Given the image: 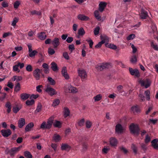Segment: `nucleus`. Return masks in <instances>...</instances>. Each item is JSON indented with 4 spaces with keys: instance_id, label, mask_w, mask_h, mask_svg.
<instances>
[{
    "instance_id": "nucleus-61",
    "label": "nucleus",
    "mask_w": 158,
    "mask_h": 158,
    "mask_svg": "<svg viewBox=\"0 0 158 158\" xmlns=\"http://www.w3.org/2000/svg\"><path fill=\"white\" fill-rule=\"evenodd\" d=\"M130 45L131 46V47L132 49V52L133 53H135L137 51V48L136 47H135L134 45L133 44H132L131 43L130 44Z\"/></svg>"
},
{
    "instance_id": "nucleus-60",
    "label": "nucleus",
    "mask_w": 158,
    "mask_h": 158,
    "mask_svg": "<svg viewBox=\"0 0 158 158\" xmlns=\"http://www.w3.org/2000/svg\"><path fill=\"white\" fill-rule=\"evenodd\" d=\"M135 37V35L134 34H132L129 35L127 37V40H132Z\"/></svg>"
},
{
    "instance_id": "nucleus-8",
    "label": "nucleus",
    "mask_w": 158,
    "mask_h": 158,
    "mask_svg": "<svg viewBox=\"0 0 158 158\" xmlns=\"http://www.w3.org/2000/svg\"><path fill=\"white\" fill-rule=\"evenodd\" d=\"M1 132L4 137H8L12 134L11 131L10 129L2 130L1 131Z\"/></svg>"
},
{
    "instance_id": "nucleus-2",
    "label": "nucleus",
    "mask_w": 158,
    "mask_h": 158,
    "mask_svg": "<svg viewBox=\"0 0 158 158\" xmlns=\"http://www.w3.org/2000/svg\"><path fill=\"white\" fill-rule=\"evenodd\" d=\"M129 129L131 133L137 136L139 135L140 129L138 125L131 124L129 126Z\"/></svg>"
},
{
    "instance_id": "nucleus-1",
    "label": "nucleus",
    "mask_w": 158,
    "mask_h": 158,
    "mask_svg": "<svg viewBox=\"0 0 158 158\" xmlns=\"http://www.w3.org/2000/svg\"><path fill=\"white\" fill-rule=\"evenodd\" d=\"M53 124V126L55 127L60 128L61 127V124L59 121H56L53 123V118H50L48 119L47 123L45 122H44L41 124L40 128L42 129H50L52 127V125Z\"/></svg>"
},
{
    "instance_id": "nucleus-49",
    "label": "nucleus",
    "mask_w": 158,
    "mask_h": 158,
    "mask_svg": "<svg viewBox=\"0 0 158 158\" xmlns=\"http://www.w3.org/2000/svg\"><path fill=\"white\" fill-rule=\"evenodd\" d=\"M130 61L132 63H135L137 61V58L135 55L133 56L130 59Z\"/></svg>"
},
{
    "instance_id": "nucleus-34",
    "label": "nucleus",
    "mask_w": 158,
    "mask_h": 158,
    "mask_svg": "<svg viewBox=\"0 0 158 158\" xmlns=\"http://www.w3.org/2000/svg\"><path fill=\"white\" fill-rule=\"evenodd\" d=\"M105 45L106 47L108 48L112 49H116L117 48L116 46L113 44H105Z\"/></svg>"
},
{
    "instance_id": "nucleus-62",
    "label": "nucleus",
    "mask_w": 158,
    "mask_h": 158,
    "mask_svg": "<svg viewBox=\"0 0 158 158\" xmlns=\"http://www.w3.org/2000/svg\"><path fill=\"white\" fill-rule=\"evenodd\" d=\"M12 35V34L11 32H7L4 33L2 35V37L3 38H5L6 37H7L11 35Z\"/></svg>"
},
{
    "instance_id": "nucleus-27",
    "label": "nucleus",
    "mask_w": 158,
    "mask_h": 158,
    "mask_svg": "<svg viewBox=\"0 0 158 158\" xmlns=\"http://www.w3.org/2000/svg\"><path fill=\"white\" fill-rule=\"evenodd\" d=\"M5 106L7 108V112L8 113H10L11 111V109L12 108V106L10 102H7L5 104Z\"/></svg>"
},
{
    "instance_id": "nucleus-9",
    "label": "nucleus",
    "mask_w": 158,
    "mask_h": 158,
    "mask_svg": "<svg viewBox=\"0 0 158 158\" xmlns=\"http://www.w3.org/2000/svg\"><path fill=\"white\" fill-rule=\"evenodd\" d=\"M107 4V3L105 2H100L98 5V10L101 12H103Z\"/></svg>"
},
{
    "instance_id": "nucleus-43",
    "label": "nucleus",
    "mask_w": 158,
    "mask_h": 158,
    "mask_svg": "<svg viewBox=\"0 0 158 158\" xmlns=\"http://www.w3.org/2000/svg\"><path fill=\"white\" fill-rule=\"evenodd\" d=\"M95 101H98L102 98V95L101 94H98L94 97Z\"/></svg>"
},
{
    "instance_id": "nucleus-58",
    "label": "nucleus",
    "mask_w": 158,
    "mask_h": 158,
    "mask_svg": "<svg viewBox=\"0 0 158 158\" xmlns=\"http://www.w3.org/2000/svg\"><path fill=\"white\" fill-rule=\"evenodd\" d=\"M100 28L98 27L95 28L94 30V33L95 35H98L99 33Z\"/></svg>"
},
{
    "instance_id": "nucleus-6",
    "label": "nucleus",
    "mask_w": 158,
    "mask_h": 158,
    "mask_svg": "<svg viewBox=\"0 0 158 158\" xmlns=\"http://www.w3.org/2000/svg\"><path fill=\"white\" fill-rule=\"evenodd\" d=\"M42 70H40L38 68L35 69L33 72V75L35 79L38 80L40 79V74L42 73Z\"/></svg>"
},
{
    "instance_id": "nucleus-28",
    "label": "nucleus",
    "mask_w": 158,
    "mask_h": 158,
    "mask_svg": "<svg viewBox=\"0 0 158 158\" xmlns=\"http://www.w3.org/2000/svg\"><path fill=\"white\" fill-rule=\"evenodd\" d=\"M99 11L95 10L94 12V15L95 18L98 20L100 21L101 20V17L100 15Z\"/></svg>"
},
{
    "instance_id": "nucleus-10",
    "label": "nucleus",
    "mask_w": 158,
    "mask_h": 158,
    "mask_svg": "<svg viewBox=\"0 0 158 158\" xmlns=\"http://www.w3.org/2000/svg\"><path fill=\"white\" fill-rule=\"evenodd\" d=\"M22 147V146H20L18 147H14L10 149V156H14L15 154L20 151Z\"/></svg>"
},
{
    "instance_id": "nucleus-55",
    "label": "nucleus",
    "mask_w": 158,
    "mask_h": 158,
    "mask_svg": "<svg viewBox=\"0 0 158 158\" xmlns=\"http://www.w3.org/2000/svg\"><path fill=\"white\" fill-rule=\"evenodd\" d=\"M86 41L89 43L90 48H92L94 44L93 41L89 38V39H87Z\"/></svg>"
},
{
    "instance_id": "nucleus-32",
    "label": "nucleus",
    "mask_w": 158,
    "mask_h": 158,
    "mask_svg": "<svg viewBox=\"0 0 158 158\" xmlns=\"http://www.w3.org/2000/svg\"><path fill=\"white\" fill-rule=\"evenodd\" d=\"M46 35L44 32H41L38 34V37L41 40H44L46 37Z\"/></svg>"
},
{
    "instance_id": "nucleus-57",
    "label": "nucleus",
    "mask_w": 158,
    "mask_h": 158,
    "mask_svg": "<svg viewBox=\"0 0 158 158\" xmlns=\"http://www.w3.org/2000/svg\"><path fill=\"white\" fill-rule=\"evenodd\" d=\"M63 56L67 60H69V57L68 55V53L65 52L63 53Z\"/></svg>"
},
{
    "instance_id": "nucleus-31",
    "label": "nucleus",
    "mask_w": 158,
    "mask_h": 158,
    "mask_svg": "<svg viewBox=\"0 0 158 158\" xmlns=\"http://www.w3.org/2000/svg\"><path fill=\"white\" fill-rule=\"evenodd\" d=\"M42 106L40 103H39L37 105L36 109L35 111V113L37 114L42 110Z\"/></svg>"
},
{
    "instance_id": "nucleus-63",
    "label": "nucleus",
    "mask_w": 158,
    "mask_h": 158,
    "mask_svg": "<svg viewBox=\"0 0 158 158\" xmlns=\"http://www.w3.org/2000/svg\"><path fill=\"white\" fill-rule=\"evenodd\" d=\"M150 137L148 135H146V138L145 139V142L146 143H148L150 141Z\"/></svg>"
},
{
    "instance_id": "nucleus-47",
    "label": "nucleus",
    "mask_w": 158,
    "mask_h": 158,
    "mask_svg": "<svg viewBox=\"0 0 158 158\" xmlns=\"http://www.w3.org/2000/svg\"><path fill=\"white\" fill-rule=\"evenodd\" d=\"M144 93L146 97L147 100L148 101L150 99V92L148 90H147L146 91H145Z\"/></svg>"
},
{
    "instance_id": "nucleus-39",
    "label": "nucleus",
    "mask_w": 158,
    "mask_h": 158,
    "mask_svg": "<svg viewBox=\"0 0 158 158\" xmlns=\"http://www.w3.org/2000/svg\"><path fill=\"white\" fill-rule=\"evenodd\" d=\"M38 53V52L35 50H33L30 52H29V56L32 58L34 57L35 55Z\"/></svg>"
},
{
    "instance_id": "nucleus-17",
    "label": "nucleus",
    "mask_w": 158,
    "mask_h": 158,
    "mask_svg": "<svg viewBox=\"0 0 158 158\" xmlns=\"http://www.w3.org/2000/svg\"><path fill=\"white\" fill-rule=\"evenodd\" d=\"M71 148V147L67 143H62L61 145V149L62 150L69 151Z\"/></svg>"
},
{
    "instance_id": "nucleus-53",
    "label": "nucleus",
    "mask_w": 158,
    "mask_h": 158,
    "mask_svg": "<svg viewBox=\"0 0 158 158\" xmlns=\"http://www.w3.org/2000/svg\"><path fill=\"white\" fill-rule=\"evenodd\" d=\"M84 118H82L78 122V123L80 126L82 127L84 125Z\"/></svg>"
},
{
    "instance_id": "nucleus-56",
    "label": "nucleus",
    "mask_w": 158,
    "mask_h": 158,
    "mask_svg": "<svg viewBox=\"0 0 158 158\" xmlns=\"http://www.w3.org/2000/svg\"><path fill=\"white\" fill-rule=\"evenodd\" d=\"M26 70L29 72H31L32 71V66L30 64L27 65L26 67Z\"/></svg>"
},
{
    "instance_id": "nucleus-18",
    "label": "nucleus",
    "mask_w": 158,
    "mask_h": 158,
    "mask_svg": "<svg viewBox=\"0 0 158 158\" xmlns=\"http://www.w3.org/2000/svg\"><path fill=\"white\" fill-rule=\"evenodd\" d=\"M100 38L102 41H101L103 44H108L109 42V38L105 35H103L100 36Z\"/></svg>"
},
{
    "instance_id": "nucleus-30",
    "label": "nucleus",
    "mask_w": 158,
    "mask_h": 158,
    "mask_svg": "<svg viewBox=\"0 0 158 158\" xmlns=\"http://www.w3.org/2000/svg\"><path fill=\"white\" fill-rule=\"evenodd\" d=\"M70 113V111L67 107H65L64 108V116L65 118L69 116Z\"/></svg>"
},
{
    "instance_id": "nucleus-40",
    "label": "nucleus",
    "mask_w": 158,
    "mask_h": 158,
    "mask_svg": "<svg viewBox=\"0 0 158 158\" xmlns=\"http://www.w3.org/2000/svg\"><path fill=\"white\" fill-rule=\"evenodd\" d=\"M19 19L17 17H15L12 21L11 25L13 27L16 26V23L19 21Z\"/></svg>"
},
{
    "instance_id": "nucleus-42",
    "label": "nucleus",
    "mask_w": 158,
    "mask_h": 158,
    "mask_svg": "<svg viewBox=\"0 0 158 158\" xmlns=\"http://www.w3.org/2000/svg\"><path fill=\"white\" fill-rule=\"evenodd\" d=\"M48 82L50 83L51 85H54L56 84V82L55 81L52 77H48Z\"/></svg>"
},
{
    "instance_id": "nucleus-24",
    "label": "nucleus",
    "mask_w": 158,
    "mask_h": 158,
    "mask_svg": "<svg viewBox=\"0 0 158 158\" xmlns=\"http://www.w3.org/2000/svg\"><path fill=\"white\" fill-rule=\"evenodd\" d=\"M34 126L33 123L31 122L28 124L25 127L26 132H28L31 131V129Z\"/></svg>"
},
{
    "instance_id": "nucleus-22",
    "label": "nucleus",
    "mask_w": 158,
    "mask_h": 158,
    "mask_svg": "<svg viewBox=\"0 0 158 158\" xmlns=\"http://www.w3.org/2000/svg\"><path fill=\"white\" fill-rule=\"evenodd\" d=\"M77 18L81 21H88L89 19L88 17L82 14H79L77 16Z\"/></svg>"
},
{
    "instance_id": "nucleus-37",
    "label": "nucleus",
    "mask_w": 158,
    "mask_h": 158,
    "mask_svg": "<svg viewBox=\"0 0 158 158\" xmlns=\"http://www.w3.org/2000/svg\"><path fill=\"white\" fill-rule=\"evenodd\" d=\"M24 156L26 158H32V155L29 152L25 151L24 152Z\"/></svg>"
},
{
    "instance_id": "nucleus-35",
    "label": "nucleus",
    "mask_w": 158,
    "mask_h": 158,
    "mask_svg": "<svg viewBox=\"0 0 158 158\" xmlns=\"http://www.w3.org/2000/svg\"><path fill=\"white\" fill-rule=\"evenodd\" d=\"M21 89L20 84L19 83H17L15 85L14 87V91L17 92L19 91Z\"/></svg>"
},
{
    "instance_id": "nucleus-4",
    "label": "nucleus",
    "mask_w": 158,
    "mask_h": 158,
    "mask_svg": "<svg viewBox=\"0 0 158 158\" xmlns=\"http://www.w3.org/2000/svg\"><path fill=\"white\" fill-rule=\"evenodd\" d=\"M45 91L51 96H52L57 94V92L56 90L49 85L47 86L45 89Z\"/></svg>"
},
{
    "instance_id": "nucleus-64",
    "label": "nucleus",
    "mask_w": 158,
    "mask_h": 158,
    "mask_svg": "<svg viewBox=\"0 0 158 158\" xmlns=\"http://www.w3.org/2000/svg\"><path fill=\"white\" fill-rule=\"evenodd\" d=\"M73 40V38L72 37H68L66 40V42L69 43H71Z\"/></svg>"
},
{
    "instance_id": "nucleus-44",
    "label": "nucleus",
    "mask_w": 158,
    "mask_h": 158,
    "mask_svg": "<svg viewBox=\"0 0 158 158\" xmlns=\"http://www.w3.org/2000/svg\"><path fill=\"white\" fill-rule=\"evenodd\" d=\"M21 108V106L19 107L18 106H16L15 107H13V111L14 113H16L20 110Z\"/></svg>"
},
{
    "instance_id": "nucleus-48",
    "label": "nucleus",
    "mask_w": 158,
    "mask_h": 158,
    "mask_svg": "<svg viewBox=\"0 0 158 158\" xmlns=\"http://www.w3.org/2000/svg\"><path fill=\"white\" fill-rule=\"evenodd\" d=\"M20 4V2L19 1H16L14 3V8L15 9H17L18 8Z\"/></svg>"
},
{
    "instance_id": "nucleus-20",
    "label": "nucleus",
    "mask_w": 158,
    "mask_h": 158,
    "mask_svg": "<svg viewBox=\"0 0 158 158\" xmlns=\"http://www.w3.org/2000/svg\"><path fill=\"white\" fill-rule=\"evenodd\" d=\"M110 143L111 146H115L117 144L118 141L115 138L111 137L110 139Z\"/></svg>"
},
{
    "instance_id": "nucleus-12",
    "label": "nucleus",
    "mask_w": 158,
    "mask_h": 158,
    "mask_svg": "<svg viewBox=\"0 0 158 158\" xmlns=\"http://www.w3.org/2000/svg\"><path fill=\"white\" fill-rule=\"evenodd\" d=\"M110 65L109 63H102L98 67V70L100 71H102L104 69H108Z\"/></svg>"
},
{
    "instance_id": "nucleus-25",
    "label": "nucleus",
    "mask_w": 158,
    "mask_h": 158,
    "mask_svg": "<svg viewBox=\"0 0 158 158\" xmlns=\"http://www.w3.org/2000/svg\"><path fill=\"white\" fill-rule=\"evenodd\" d=\"M30 96V94H28L23 93L21 94L20 98L23 100H25L27 99Z\"/></svg>"
},
{
    "instance_id": "nucleus-41",
    "label": "nucleus",
    "mask_w": 158,
    "mask_h": 158,
    "mask_svg": "<svg viewBox=\"0 0 158 158\" xmlns=\"http://www.w3.org/2000/svg\"><path fill=\"white\" fill-rule=\"evenodd\" d=\"M85 33V31L82 27L80 28L78 31V34L79 35H83Z\"/></svg>"
},
{
    "instance_id": "nucleus-33",
    "label": "nucleus",
    "mask_w": 158,
    "mask_h": 158,
    "mask_svg": "<svg viewBox=\"0 0 158 158\" xmlns=\"http://www.w3.org/2000/svg\"><path fill=\"white\" fill-rule=\"evenodd\" d=\"M151 30L149 31L150 33L154 34L155 33L157 32V28L155 25L152 24L151 26Z\"/></svg>"
},
{
    "instance_id": "nucleus-3",
    "label": "nucleus",
    "mask_w": 158,
    "mask_h": 158,
    "mask_svg": "<svg viewBox=\"0 0 158 158\" xmlns=\"http://www.w3.org/2000/svg\"><path fill=\"white\" fill-rule=\"evenodd\" d=\"M64 89L67 92L75 93L78 91L76 87L72 86L71 85H66L64 87Z\"/></svg>"
},
{
    "instance_id": "nucleus-13",
    "label": "nucleus",
    "mask_w": 158,
    "mask_h": 158,
    "mask_svg": "<svg viewBox=\"0 0 158 158\" xmlns=\"http://www.w3.org/2000/svg\"><path fill=\"white\" fill-rule=\"evenodd\" d=\"M79 76L82 79H84L87 77V74L86 71L84 69L78 70Z\"/></svg>"
},
{
    "instance_id": "nucleus-21",
    "label": "nucleus",
    "mask_w": 158,
    "mask_h": 158,
    "mask_svg": "<svg viewBox=\"0 0 158 158\" xmlns=\"http://www.w3.org/2000/svg\"><path fill=\"white\" fill-rule=\"evenodd\" d=\"M158 139H155L151 141L152 146L153 148L156 150H158Z\"/></svg>"
},
{
    "instance_id": "nucleus-46",
    "label": "nucleus",
    "mask_w": 158,
    "mask_h": 158,
    "mask_svg": "<svg viewBox=\"0 0 158 158\" xmlns=\"http://www.w3.org/2000/svg\"><path fill=\"white\" fill-rule=\"evenodd\" d=\"M141 147L142 149L144 152H145L147 149V145L144 143H142L141 144Z\"/></svg>"
},
{
    "instance_id": "nucleus-23",
    "label": "nucleus",
    "mask_w": 158,
    "mask_h": 158,
    "mask_svg": "<svg viewBox=\"0 0 158 158\" xmlns=\"http://www.w3.org/2000/svg\"><path fill=\"white\" fill-rule=\"evenodd\" d=\"M131 110L134 113H138L140 112V110L137 105L132 106L131 108Z\"/></svg>"
},
{
    "instance_id": "nucleus-45",
    "label": "nucleus",
    "mask_w": 158,
    "mask_h": 158,
    "mask_svg": "<svg viewBox=\"0 0 158 158\" xmlns=\"http://www.w3.org/2000/svg\"><path fill=\"white\" fill-rule=\"evenodd\" d=\"M51 146L52 148L53 149L55 152L56 151L58 147V145L57 144L52 143L51 144Z\"/></svg>"
},
{
    "instance_id": "nucleus-54",
    "label": "nucleus",
    "mask_w": 158,
    "mask_h": 158,
    "mask_svg": "<svg viewBox=\"0 0 158 158\" xmlns=\"http://www.w3.org/2000/svg\"><path fill=\"white\" fill-rule=\"evenodd\" d=\"M131 148L133 150V152L135 154H136L137 153V147L134 144H132Z\"/></svg>"
},
{
    "instance_id": "nucleus-16",
    "label": "nucleus",
    "mask_w": 158,
    "mask_h": 158,
    "mask_svg": "<svg viewBox=\"0 0 158 158\" xmlns=\"http://www.w3.org/2000/svg\"><path fill=\"white\" fill-rule=\"evenodd\" d=\"M61 74L65 79L68 80L69 78V76L67 72L66 68L65 67H63L62 69Z\"/></svg>"
},
{
    "instance_id": "nucleus-11",
    "label": "nucleus",
    "mask_w": 158,
    "mask_h": 158,
    "mask_svg": "<svg viewBox=\"0 0 158 158\" xmlns=\"http://www.w3.org/2000/svg\"><path fill=\"white\" fill-rule=\"evenodd\" d=\"M60 40L58 38H55L52 41L51 43L54 48H57L60 45Z\"/></svg>"
},
{
    "instance_id": "nucleus-14",
    "label": "nucleus",
    "mask_w": 158,
    "mask_h": 158,
    "mask_svg": "<svg viewBox=\"0 0 158 158\" xmlns=\"http://www.w3.org/2000/svg\"><path fill=\"white\" fill-rule=\"evenodd\" d=\"M148 17V15L147 12L143 9H142L141 10V13L140 14V19H145Z\"/></svg>"
},
{
    "instance_id": "nucleus-26",
    "label": "nucleus",
    "mask_w": 158,
    "mask_h": 158,
    "mask_svg": "<svg viewBox=\"0 0 158 158\" xmlns=\"http://www.w3.org/2000/svg\"><path fill=\"white\" fill-rule=\"evenodd\" d=\"M51 65V68L53 71L56 72L58 71V68L56 63L52 62Z\"/></svg>"
},
{
    "instance_id": "nucleus-50",
    "label": "nucleus",
    "mask_w": 158,
    "mask_h": 158,
    "mask_svg": "<svg viewBox=\"0 0 158 158\" xmlns=\"http://www.w3.org/2000/svg\"><path fill=\"white\" fill-rule=\"evenodd\" d=\"M48 52L49 55H52L55 53V51L54 49L50 48L48 49Z\"/></svg>"
},
{
    "instance_id": "nucleus-5",
    "label": "nucleus",
    "mask_w": 158,
    "mask_h": 158,
    "mask_svg": "<svg viewBox=\"0 0 158 158\" xmlns=\"http://www.w3.org/2000/svg\"><path fill=\"white\" fill-rule=\"evenodd\" d=\"M139 83L142 86H144L145 88H147L151 85V82L148 79H143L139 81Z\"/></svg>"
},
{
    "instance_id": "nucleus-7",
    "label": "nucleus",
    "mask_w": 158,
    "mask_h": 158,
    "mask_svg": "<svg viewBox=\"0 0 158 158\" xmlns=\"http://www.w3.org/2000/svg\"><path fill=\"white\" fill-rule=\"evenodd\" d=\"M129 71L130 74L132 76H135V77H139L140 75L139 71L137 69H133L131 68H129Z\"/></svg>"
},
{
    "instance_id": "nucleus-59",
    "label": "nucleus",
    "mask_w": 158,
    "mask_h": 158,
    "mask_svg": "<svg viewBox=\"0 0 158 158\" xmlns=\"http://www.w3.org/2000/svg\"><path fill=\"white\" fill-rule=\"evenodd\" d=\"M68 48L71 52L75 49L74 46L73 44L69 45L68 46Z\"/></svg>"
},
{
    "instance_id": "nucleus-52",
    "label": "nucleus",
    "mask_w": 158,
    "mask_h": 158,
    "mask_svg": "<svg viewBox=\"0 0 158 158\" xmlns=\"http://www.w3.org/2000/svg\"><path fill=\"white\" fill-rule=\"evenodd\" d=\"M92 125V123L89 121L88 120L86 122L85 125L86 128H89L91 127Z\"/></svg>"
},
{
    "instance_id": "nucleus-29",
    "label": "nucleus",
    "mask_w": 158,
    "mask_h": 158,
    "mask_svg": "<svg viewBox=\"0 0 158 158\" xmlns=\"http://www.w3.org/2000/svg\"><path fill=\"white\" fill-rule=\"evenodd\" d=\"M53 139L56 142H59L61 139V137L59 135L54 134L53 137Z\"/></svg>"
},
{
    "instance_id": "nucleus-36",
    "label": "nucleus",
    "mask_w": 158,
    "mask_h": 158,
    "mask_svg": "<svg viewBox=\"0 0 158 158\" xmlns=\"http://www.w3.org/2000/svg\"><path fill=\"white\" fill-rule=\"evenodd\" d=\"M151 47L155 50L158 51V46L157 45L154 43L153 41H152L151 43Z\"/></svg>"
},
{
    "instance_id": "nucleus-38",
    "label": "nucleus",
    "mask_w": 158,
    "mask_h": 158,
    "mask_svg": "<svg viewBox=\"0 0 158 158\" xmlns=\"http://www.w3.org/2000/svg\"><path fill=\"white\" fill-rule=\"evenodd\" d=\"M35 101L33 99L27 100L26 102V104L28 106H32L34 104Z\"/></svg>"
},
{
    "instance_id": "nucleus-19",
    "label": "nucleus",
    "mask_w": 158,
    "mask_h": 158,
    "mask_svg": "<svg viewBox=\"0 0 158 158\" xmlns=\"http://www.w3.org/2000/svg\"><path fill=\"white\" fill-rule=\"evenodd\" d=\"M25 124V120L24 118H21L18 121V126L19 128H22Z\"/></svg>"
},
{
    "instance_id": "nucleus-15",
    "label": "nucleus",
    "mask_w": 158,
    "mask_h": 158,
    "mask_svg": "<svg viewBox=\"0 0 158 158\" xmlns=\"http://www.w3.org/2000/svg\"><path fill=\"white\" fill-rule=\"evenodd\" d=\"M124 129L121 125L118 124L115 126V131L116 133L118 134L122 133Z\"/></svg>"
},
{
    "instance_id": "nucleus-51",
    "label": "nucleus",
    "mask_w": 158,
    "mask_h": 158,
    "mask_svg": "<svg viewBox=\"0 0 158 158\" xmlns=\"http://www.w3.org/2000/svg\"><path fill=\"white\" fill-rule=\"evenodd\" d=\"M60 101L59 99H56L53 102L52 106H55L59 104Z\"/></svg>"
}]
</instances>
